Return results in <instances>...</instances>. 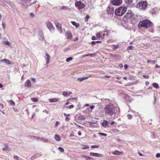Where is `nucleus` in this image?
<instances>
[{
    "label": "nucleus",
    "instance_id": "obj_1",
    "mask_svg": "<svg viewBox=\"0 0 160 160\" xmlns=\"http://www.w3.org/2000/svg\"><path fill=\"white\" fill-rule=\"evenodd\" d=\"M106 114L114 116L116 114H119L120 112V109L117 106H114L112 104H109L106 106L104 109Z\"/></svg>",
    "mask_w": 160,
    "mask_h": 160
},
{
    "label": "nucleus",
    "instance_id": "obj_2",
    "mask_svg": "<svg viewBox=\"0 0 160 160\" xmlns=\"http://www.w3.org/2000/svg\"><path fill=\"white\" fill-rule=\"evenodd\" d=\"M153 25V23L150 21L148 20H142L139 23L138 27V28L143 27L145 28H147L149 27L152 28Z\"/></svg>",
    "mask_w": 160,
    "mask_h": 160
},
{
    "label": "nucleus",
    "instance_id": "obj_3",
    "mask_svg": "<svg viewBox=\"0 0 160 160\" xmlns=\"http://www.w3.org/2000/svg\"><path fill=\"white\" fill-rule=\"evenodd\" d=\"M127 8L125 6H121L115 10V13L117 15L122 16L126 11Z\"/></svg>",
    "mask_w": 160,
    "mask_h": 160
},
{
    "label": "nucleus",
    "instance_id": "obj_4",
    "mask_svg": "<svg viewBox=\"0 0 160 160\" xmlns=\"http://www.w3.org/2000/svg\"><path fill=\"white\" fill-rule=\"evenodd\" d=\"M134 14L131 10H129L125 14L124 17L123 18L122 20H125L127 19H130L132 17L134 16Z\"/></svg>",
    "mask_w": 160,
    "mask_h": 160
},
{
    "label": "nucleus",
    "instance_id": "obj_5",
    "mask_svg": "<svg viewBox=\"0 0 160 160\" xmlns=\"http://www.w3.org/2000/svg\"><path fill=\"white\" fill-rule=\"evenodd\" d=\"M148 6V3L146 1H141L139 2L138 4L140 9L145 10L146 9Z\"/></svg>",
    "mask_w": 160,
    "mask_h": 160
},
{
    "label": "nucleus",
    "instance_id": "obj_6",
    "mask_svg": "<svg viewBox=\"0 0 160 160\" xmlns=\"http://www.w3.org/2000/svg\"><path fill=\"white\" fill-rule=\"evenodd\" d=\"M75 6L79 9H82L84 7L83 3L80 1L76 2L75 3Z\"/></svg>",
    "mask_w": 160,
    "mask_h": 160
},
{
    "label": "nucleus",
    "instance_id": "obj_7",
    "mask_svg": "<svg viewBox=\"0 0 160 160\" xmlns=\"http://www.w3.org/2000/svg\"><path fill=\"white\" fill-rule=\"evenodd\" d=\"M107 11L108 14H112L114 13V8L112 5H109L107 8Z\"/></svg>",
    "mask_w": 160,
    "mask_h": 160
},
{
    "label": "nucleus",
    "instance_id": "obj_8",
    "mask_svg": "<svg viewBox=\"0 0 160 160\" xmlns=\"http://www.w3.org/2000/svg\"><path fill=\"white\" fill-rule=\"evenodd\" d=\"M31 0H24L23 4H24L25 6H26L27 7L37 2V1H35L34 2L31 3Z\"/></svg>",
    "mask_w": 160,
    "mask_h": 160
},
{
    "label": "nucleus",
    "instance_id": "obj_9",
    "mask_svg": "<svg viewBox=\"0 0 160 160\" xmlns=\"http://www.w3.org/2000/svg\"><path fill=\"white\" fill-rule=\"evenodd\" d=\"M137 16L134 15V16L132 17L130 19L131 20V23L132 24H137L138 22V20L137 18Z\"/></svg>",
    "mask_w": 160,
    "mask_h": 160
},
{
    "label": "nucleus",
    "instance_id": "obj_10",
    "mask_svg": "<svg viewBox=\"0 0 160 160\" xmlns=\"http://www.w3.org/2000/svg\"><path fill=\"white\" fill-rule=\"evenodd\" d=\"M111 2L114 5L118 6L122 4V0H112Z\"/></svg>",
    "mask_w": 160,
    "mask_h": 160
},
{
    "label": "nucleus",
    "instance_id": "obj_11",
    "mask_svg": "<svg viewBox=\"0 0 160 160\" xmlns=\"http://www.w3.org/2000/svg\"><path fill=\"white\" fill-rule=\"evenodd\" d=\"M47 26L48 28L50 31L54 30V28L52 24L50 22H48L47 23Z\"/></svg>",
    "mask_w": 160,
    "mask_h": 160
},
{
    "label": "nucleus",
    "instance_id": "obj_12",
    "mask_svg": "<svg viewBox=\"0 0 160 160\" xmlns=\"http://www.w3.org/2000/svg\"><path fill=\"white\" fill-rule=\"evenodd\" d=\"M90 155L92 156L96 157H102V155L101 154H99L97 153H94L91 152L90 153Z\"/></svg>",
    "mask_w": 160,
    "mask_h": 160
},
{
    "label": "nucleus",
    "instance_id": "obj_13",
    "mask_svg": "<svg viewBox=\"0 0 160 160\" xmlns=\"http://www.w3.org/2000/svg\"><path fill=\"white\" fill-rule=\"evenodd\" d=\"M66 36L68 39H70L72 37V35L71 31H68L66 33Z\"/></svg>",
    "mask_w": 160,
    "mask_h": 160
},
{
    "label": "nucleus",
    "instance_id": "obj_14",
    "mask_svg": "<svg viewBox=\"0 0 160 160\" xmlns=\"http://www.w3.org/2000/svg\"><path fill=\"white\" fill-rule=\"evenodd\" d=\"M45 58L47 60L46 64H48L49 63V60L50 59V56L48 54L46 53L45 54Z\"/></svg>",
    "mask_w": 160,
    "mask_h": 160
},
{
    "label": "nucleus",
    "instance_id": "obj_15",
    "mask_svg": "<svg viewBox=\"0 0 160 160\" xmlns=\"http://www.w3.org/2000/svg\"><path fill=\"white\" fill-rule=\"evenodd\" d=\"M31 86V82L29 79H28L25 82L24 84V86L26 87H30Z\"/></svg>",
    "mask_w": 160,
    "mask_h": 160
},
{
    "label": "nucleus",
    "instance_id": "obj_16",
    "mask_svg": "<svg viewBox=\"0 0 160 160\" xmlns=\"http://www.w3.org/2000/svg\"><path fill=\"white\" fill-rule=\"evenodd\" d=\"M109 123V122L107 121V120H104L103 122H102L101 125L104 127H106L108 126Z\"/></svg>",
    "mask_w": 160,
    "mask_h": 160
},
{
    "label": "nucleus",
    "instance_id": "obj_17",
    "mask_svg": "<svg viewBox=\"0 0 160 160\" xmlns=\"http://www.w3.org/2000/svg\"><path fill=\"white\" fill-rule=\"evenodd\" d=\"M112 153L114 155H120L123 153L122 152H120L117 150H115L114 152H113Z\"/></svg>",
    "mask_w": 160,
    "mask_h": 160
},
{
    "label": "nucleus",
    "instance_id": "obj_18",
    "mask_svg": "<svg viewBox=\"0 0 160 160\" xmlns=\"http://www.w3.org/2000/svg\"><path fill=\"white\" fill-rule=\"evenodd\" d=\"M78 118V119L80 120H84L86 119L85 116L83 115H79Z\"/></svg>",
    "mask_w": 160,
    "mask_h": 160
},
{
    "label": "nucleus",
    "instance_id": "obj_19",
    "mask_svg": "<svg viewBox=\"0 0 160 160\" xmlns=\"http://www.w3.org/2000/svg\"><path fill=\"white\" fill-rule=\"evenodd\" d=\"M89 78L88 77H81L78 78V80L79 81L81 82L83 80L88 79Z\"/></svg>",
    "mask_w": 160,
    "mask_h": 160
},
{
    "label": "nucleus",
    "instance_id": "obj_20",
    "mask_svg": "<svg viewBox=\"0 0 160 160\" xmlns=\"http://www.w3.org/2000/svg\"><path fill=\"white\" fill-rule=\"evenodd\" d=\"M55 139L58 141H59L61 140V138L59 135L56 134L55 135Z\"/></svg>",
    "mask_w": 160,
    "mask_h": 160
},
{
    "label": "nucleus",
    "instance_id": "obj_21",
    "mask_svg": "<svg viewBox=\"0 0 160 160\" xmlns=\"http://www.w3.org/2000/svg\"><path fill=\"white\" fill-rule=\"evenodd\" d=\"M59 100L58 98H53L52 99H49V101L51 102H57Z\"/></svg>",
    "mask_w": 160,
    "mask_h": 160
},
{
    "label": "nucleus",
    "instance_id": "obj_22",
    "mask_svg": "<svg viewBox=\"0 0 160 160\" xmlns=\"http://www.w3.org/2000/svg\"><path fill=\"white\" fill-rule=\"evenodd\" d=\"M71 23L76 28H78L79 26V23H76L75 21H71Z\"/></svg>",
    "mask_w": 160,
    "mask_h": 160
},
{
    "label": "nucleus",
    "instance_id": "obj_23",
    "mask_svg": "<svg viewBox=\"0 0 160 160\" xmlns=\"http://www.w3.org/2000/svg\"><path fill=\"white\" fill-rule=\"evenodd\" d=\"M56 26L58 30L60 29L61 31V32H62V30L61 29V27L60 23L57 22L56 23Z\"/></svg>",
    "mask_w": 160,
    "mask_h": 160
},
{
    "label": "nucleus",
    "instance_id": "obj_24",
    "mask_svg": "<svg viewBox=\"0 0 160 160\" xmlns=\"http://www.w3.org/2000/svg\"><path fill=\"white\" fill-rule=\"evenodd\" d=\"M39 35L40 37L39 39H40L42 40L44 39V35H43V34L42 32H40L39 33Z\"/></svg>",
    "mask_w": 160,
    "mask_h": 160
},
{
    "label": "nucleus",
    "instance_id": "obj_25",
    "mask_svg": "<svg viewBox=\"0 0 160 160\" xmlns=\"http://www.w3.org/2000/svg\"><path fill=\"white\" fill-rule=\"evenodd\" d=\"M2 61H4L5 63L8 64H11L12 63L8 59H4L2 60Z\"/></svg>",
    "mask_w": 160,
    "mask_h": 160
},
{
    "label": "nucleus",
    "instance_id": "obj_26",
    "mask_svg": "<svg viewBox=\"0 0 160 160\" xmlns=\"http://www.w3.org/2000/svg\"><path fill=\"white\" fill-rule=\"evenodd\" d=\"M150 13L153 15L155 14L156 11L154 9H152V10L149 11Z\"/></svg>",
    "mask_w": 160,
    "mask_h": 160
},
{
    "label": "nucleus",
    "instance_id": "obj_27",
    "mask_svg": "<svg viewBox=\"0 0 160 160\" xmlns=\"http://www.w3.org/2000/svg\"><path fill=\"white\" fill-rule=\"evenodd\" d=\"M152 86L156 88H159L158 84L155 82H154L152 83Z\"/></svg>",
    "mask_w": 160,
    "mask_h": 160
},
{
    "label": "nucleus",
    "instance_id": "obj_28",
    "mask_svg": "<svg viewBox=\"0 0 160 160\" xmlns=\"http://www.w3.org/2000/svg\"><path fill=\"white\" fill-rule=\"evenodd\" d=\"M148 63H150L152 65H154V64H155L156 62L154 60H149L148 61Z\"/></svg>",
    "mask_w": 160,
    "mask_h": 160
},
{
    "label": "nucleus",
    "instance_id": "obj_29",
    "mask_svg": "<svg viewBox=\"0 0 160 160\" xmlns=\"http://www.w3.org/2000/svg\"><path fill=\"white\" fill-rule=\"evenodd\" d=\"M103 31H101L100 32H99L97 34L96 36L97 37L100 38L101 37V36L102 35V33H103Z\"/></svg>",
    "mask_w": 160,
    "mask_h": 160
},
{
    "label": "nucleus",
    "instance_id": "obj_30",
    "mask_svg": "<svg viewBox=\"0 0 160 160\" xmlns=\"http://www.w3.org/2000/svg\"><path fill=\"white\" fill-rule=\"evenodd\" d=\"M40 140L44 142H47L48 141V140L46 138H45L43 137H42L40 138Z\"/></svg>",
    "mask_w": 160,
    "mask_h": 160
},
{
    "label": "nucleus",
    "instance_id": "obj_31",
    "mask_svg": "<svg viewBox=\"0 0 160 160\" xmlns=\"http://www.w3.org/2000/svg\"><path fill=\"white\" fill-rule=\"evenodd\" d=\"M10 104L12 106H14L15 105V103L12 100H11L9 101Z\"/></svg>",
    "mask_w": 160,
    "mask_h": 160
},
{
    "label": "nucleus",
    "instance_id": "obj_32",
    "mask_svg": "<svg viewBox=\"0 0 160 160\" xmlns=\"http://www.w3.org/2000/svg\"><path fill=\"white\" fill-rule=\"evenodd\" d=\"M61 8V9H64V10L69 9V11H70V8H69L68 6H63Z\"/></svg>",
    "mask_w": 160,
    "mask_h": 160
},
{
    "label": "nucleus",
    "instance_id": "obj_33",
    "mask_svg": "<svg viewBox=\"0 0 160 160\" xmlns=\"http://www.w3.org/2000/svg\"><path fill=\"white\" fill-rule=\"evenodd\" d=\"M62 95L64 97H67L69 96V94L67 92L64 91L62 93Z\"/></svg>",
    "mask_w": 160,
    "mask_h": 160
},
{
    "label": "nucleus",
    "instance_id": "obj_34",
    "mask_svg": "<svg viewBox=\"0 0 160 160\" xmlns=\"http://www.w3.org/2000/svg\"><path fill=\"white\" fill-rule=\"evenodd\" d=\"M124 1L126 3L131 4L132 2V0H124Z\"/></svg>",
    "mask_w": 160,
    "mask_h": 160
},
{
    "label": "nucleus",
    "instance_id": "obj_35",
    "mask_svg": "<svg viewBox=\"0 0 160 160\" xmlns=\"http://www.w3.org/2000/svg\"><path fill=\"white\" fill-rule=\"evenodd\" d=\"M31 100L32 101L34 102H36L38 101V98H31Z\"/></svg>",
    "mask_w": 160,
    "mask_h": 160
},
{
    "label": "nucleus",
    "instance_id": "obj_36",
    "mask_svg": "<svg viewBox=\"0 0 160 160\" xmlns=\"http://www.w3.org/2000/svg\"><path fill=\"white\" fill-rule=\"evenodd\" d=\"M4 146H5V148H6V149L9 150V151L11 150V149L9 148L7 144H4Z\"/></svg>",
    "mask_w": 160,
    "mask_h": 160
},
{
    "label": "nucleus",
    "instance_id": "obj_37",
    "mask_svg": "<svg viewBox=\"0 0 160 160\" xmlns=\"http://www.w3.org/2000/svg\"><path fill=\"white\" fill-rule=\"evenodd\" d=\"M83 157L85 158L87 160H88V159H92V158L90 157L86 156L85 155H83L82 156Z\"/></svg>",
    "mask_w": 160,
    "mask_h": 160
},
{
    "label": "nucleus",
    "instance_id": "obj_38",
    "mask_svg": "<svg viewBox=\"0 0 160 160\" xmlns=\"http://www.w3.org/2000/svg\"><path fill=\"white\" fill-rule=\"evenodd\" d=\"M72 59H73V58L72 57H69L66 59V61L67 62H68L72 60Z\"/></svg>",
    "mask_w": 160,
    "mask_h": 160
},
{
    "label": "nucleus",
    "instance_id": "obj_39",
    "mask_svg": "<svg viewBox=\"0 0 160 160\" xmlns=\"http://www.w3.org/2000/svg\"><path fill=\"white\" fill-rule=\"evenodd\" d=\"M112 46H113L112 49H113L114 50H115L118 47V45H113Z\"/></svg>",
    "mask_w": 160,
    "mask_h": 160
},
{
    "label": "nucleus",
    "instance_id": "obj_40",
    "mask_svg": "<svg viewBox=\"0 0 160 160\" xmlns=\"http://www.w3.org/2000/svg\"><path fill=\"white\" fill-rule=\"evenodd\" d=\"M4 44L8 46H10L11 45V43L8 41H5L4 42Z\"/></svg>",
    "mask_w": 160,
    "mask_h": 160
},
{
    "label": "nucleus",
    "instance_id": "obj_41",
    "mask_svg": "<svg viewBox=\"0 0 160 160\" xmlns=\"http://www.w3.org/2000/svg\"><path fill=\"white\" fill-rule=\"evenodd\" d=\"M133 49V47L132 46H130L127 48V49L128 50H132Z\"/></svg>",
    "mask_w": 160,
    "mask_h": 160
},
{
    "label": "nucleus",
    "instance_id": "obj_42",
    "mask_svg": "<svg viewBox=\"0 0 160 160\" xmlns=\"http://www.w3.org/2000/svg\"><path fill=\"white\" fill-rule=\"evenodd\" d=\"M58 149L60 150L62 152H64V149L61 147H59Z\"/></svg>",
    "mask_w": 160,
    "mask_h": 160
},
{
    "label": "nucleus",
    "instance_id": "obj_43",
    "mask_svg": "<svg viewBox=\"0 0 160 160\" xmlns=\"http://www.w3.org/2000/svg\"><path fill=\"white\" fill-rule=\"evenodd\" d=\"M90 17L89 15H87L85 18V21L87 22L88 21V19Z\"/></svg>",
    "mask_w": 160,
    "mask_h": 160
},
{
    "label": "nucleus",
    "instance_id": "obj_44",
    "mask_svg": "<svg viewBox=\"0 0 160 160\" xmlns=\"http://www.w3.org/2000/svg\"><path fill=\"white\" fill-rule=\"evenodd\" d=\"M89 148V147L87 145H85L82 148V149H88Z\"/></svg>",
    "mask_w": 160,
    "mask_h": 160
},
{
    "label": "nucleus",
    "instance_id": "obj_45",
    "mask_svg": "<svg viewBox=\"0 0 160 160\" xmlns=\"http://www.w3.org/2000/svg\"><path fill=\"white\" fill-rule=\"evenodd\" d=\"M99 147V146H98L97 145H93L91 146V148H98Z\"/></svg>",
    "mask_w": 160,
    "mask_h": 160
},
{
    "label": "nucleus",
    "instance_id": "obj_46",
    "mask_svg": "<svg viewBox=\"0 0 160 160\" xmlns=\"http://www.w3.org/2000/svg\"><path fill=\"white\" fill-rule=\"evenodd\" d=\"M127 117L129 119H131L132 118V116L131 115V114H128V115H127Z\"/></svg>",
    "mask_w": 160,
    "mask_h": 160
},
{
    "label": "nucleus",
    "instance_id": "obj_47",
    "mask_svg": "<svg viewBox=\"0 0 160 160\" xmlns=\"http://www.w3.org/2000/svg\"><path fill=\"white\" fill-rule=\"evenodd\" d=\"M98 134H100L101 135H102L104 136H107V134H106L104 133L99 132Z\"/></svg>",
    "mask_w": 160,
    "mask_h": 160
},
{
    "label": "nucleus",
    "instance_id": "obj_48",
    "mask_svg": "<svg viewBox=\"0 0 160 160\" xmlns=\"http://www.w3.org/2000/svg\"><path fill=\"white\" fill-rule=\"evenodd\" d=\"M74 107V106L73 105H72L69 106L68 107H66V108H68L69 109H71Z\"/></svg>",
    "mask_w": 160,
    "mask_h": 160
},
{
    "label": "nucleus",
    "instance_id": "obj_49",
    "mask_svg": "<svg viewBox=\"0 0 160 160\" xmlns=\"http://www.w3.org/2000/svg\"><path fill=\"white\" fill-rule=\"evenodd\" d=\"M59 123L60 122H59V121H56V123L55 124V127H57L58 126V125L59 124Z\"/></svg>",
    "mask_w": 160,
    "mask_h": 160
},
{
    "label": "nucleus",
    "instance_id": "obj_50",
    "mask_svg": "<svg viewBox=\"0 0 160 160\" xmlns=\"http://www.w3.org/2000/svg\"><path fill=\"white\" fill-rule=\"evenodd\" d=\"M70 49V48H64L63 50V51L64 52H66L68 51Z\"/></svg>",
    "mask_w": 160,
    "mask_h": 160
},
{
    "label": "nucleus",
    "instance_id": "obj_51",
    "mask_svg": "<svg viewBox=\"0 0 160 160\" xmlns=\"http://www.w3.org/2000/svg\"><path fill=\"white\" fill-rule=\"evenodd\" d=\"M16 160H19V157L18 156H14L13 157Z\"/></svg>",
    "mask_w": 160,
    "mask_h": 160
},
{
    "label": "nucleus",
    "instance_id": "obj_52",
    "mask_svg": "<svg viewBox=\"0 0 160 160\" xmlns=\"http://www.w3.org/2000/svg\"><path fill=\"white\" fill-rule=\"evenodd\" d=\"M77 98H69L68 99V101L69 100H76L77 99Z\"/></svg>",
    "mask_w": 160,
    "mask_h": 160
},
{
    "label": "nucleus",
    "instance_id": "obj_53",
    "mask_svg": "<svg viewBox=\"0 0 160 160\" xmlns=\"http://www.w3.org/2000/svg\"><path fill=\"white\" fill-rule=\"evenodd\" d=\"M143 78H146V79H148L149 78V76L148 75H143Z\"/></svg>",
    "mask_w": 160,
    "mask_h": 160
},
{
    "label": "nucleus",
    "instance_id": "obj_54",
    "mask_svg": "<svg viewBox=\"0 0 160 160\" xmlns=\"http://www.w3.org/2000/svg\"><path fill=\"white\" fill-rule=\"evenodd\" d=\"M156 157L157 158H159L160 157V153H157L156 155Z\"/></svg>",
    "mask_w": 160,
    "mask_h": 160
},
{
    "label": "nucleus",
    "instance_id": "obj_55",
    "mask_svg": "<svg viewBox=\"0 0 160 160\" xmlns=\"http://www.w3.org/2000/svg\"><path fill=\"white\" fill-rule=\"evenodd\" d=\"M92 40H95L97 39V38L96 37H95V36H93L92 37Z\"/></svg>",
    "mask_w": 160,
    "mask_h": 160
},
{
    "label": "nucleus",
    "instance_id": "obj_56",
    "mask_svg": "<svg viewBox=\"0 0 160 160\" xmlns=\"http://www.w3.org/2000/svg\"><path fill=\"white\" fill-rule=\"evenodd\" d=\"M94 107L95 106L94 105H92L90 106V108L91 109H93L94 108Z\"/></svg>",
    "mask_w": 160,
    "mask_h": 160
},
{
    "label": "nucleus",
    "instance_id": "obj_57",
    "mask_svg": "<svg viewBox=\"0 0 160 160\" xmlns=\"http://www.w3.org/2000/svg\"><path fill=\"white\" fill-rule=\"evenodd\" d=\"M1 5H2L3 7H5L7 6L6 4H4L3 2H2V3L1 4Z\"/></svg>",
    "mask_w": 160,
    "mask_h": 160
},
{
    "label": "nucleus",
    "instance_id": "obj_58",
    "mask_svg": "<svg viewBox=\"0 0 160 160\" xmlns=\"http://www.w3.org/2000/svg\"><path fill=\"white\" fill-rule=\"evenodd\" d=\"M96 41H92L91 42V44L92 45H95L96 44Z\"/></svg>",
    "mask_w": 160,
    "mask_h": 160
},
{
    "label": "nucleus",
    "instance_id": "obj_59",
    "mask_svg": "<svg viewBox=\"0 0 160 160\" xmlns=\"http://www.w3.org/2000/svg\"><path fill=\"white\" fill-rule=\"evenodd\" d=\"M124 68L125 70H126L128 68V66L127 64H125L124 65Z\"/></svg>",
    "mask_w": 160,
    "mask_h": 160
},
{
    "label": "nucleus",
    "instance_id": "obj_60",
    "mask_svg": "<svg viewBox=\"0 0 160 160\" xmlns=\"http://www.w3.org/2000/svg\"><path fill=\"white\" fill-rule=\"evenodd\" d=\"M30 15L31 16H32V17H34L35 16L34 15V14H33V13H30Z\"/></svg>",
    "mask_w": 160,
    "mask_h": 160
},
{
    "label": "nucleus",
    "instance_id": "obj_61",
    "mask_svg": "<svg viewBox=\"0 0 160 160\" xmlns=\"http://www.w3.org/2000/svg\"><path fill=\"white\" fill-rule=\"evenodd\" d=\"M31 137V138H37V137H36V136H30Z\"/></svg>",
    "mask_w": 160,
    "mask_h": 160
},
{
    "label": "nucleus",
    "instance_id": "obj_62",
    "mask_svg": "<svg viewBox=\"0 0 160 160\" xmlns=\"http://www.w3.org/2000/svg\"><path fill=\"white\" fill-rule=\"evenodd\" d=\"M65 120L67 121H69L70 120V118L66 117L65 118Z\"/></svg>",
    "mask_w": 160,
    "mask_h": 160
},
{
    "label": "nucleus",
    "instance_id": "obj_63",
    "mask_svg": "<svg viewBox=\"0 0 160 160\" xmlns=\"http://www.w3.org/2000/svg\"><path fill=\"white\" fill-rule=\"evenodd\" d=\"M2 150L3 151H9V150L7 149H6L5 148H2Z\"/></svg>",
    "mask_w": 160,
    "mask_h": 160
},
{
    "label": "nucleus",
    "instance_id": "obj_64",
    "mask_svg": "<svg viewBox=\"0 0 160 160\" xmlns=\"http://www.w3.org/2000/svg\"><path fill=\"white\" fill-rule=\"evenodd\" d=\"M32 80L33 82H35L36 81V79L35 78H32Z\"/></svg>",
    "mask_w": 160,
    "mask_h": 160
}]
</instances>
